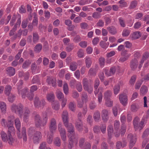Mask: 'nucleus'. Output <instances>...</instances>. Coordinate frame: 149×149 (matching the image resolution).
Wrapping results in <instances>:
<instances>
[{
  "instance_id": "36",
  "label": "nucleus",
  "mask_w": 149,
  "mask_h": 149,
  "mask_svg": "<svg viewBox=\"0 0 149 149\" xmlns=\"http://www.w3.org/2000/svg\"><path fill=\"white\" fill-rule=\"evenodd\" d=\"M21 17H20L19 18L17 19L16 23L14 25L12 29L14 30V31H16L17 30V28L21 24Z\"/></svg>"
},
{
  "instance_id": "37",
  "label": "nucleus",
  "mask_w": 149,
  "mask_h": 149,
  "mask_svg": "<svg viewBox=\"0 0 149 149\" xmlns=\"http://www.w3.org/2000/svg\"><path fill=\"white\" fill-rule=\"evenodd\" d=\"M84 89L88 92L89 93H91L93 91V87L92 85H88L84 87Z\"/></svg>"
},
{
  "instance_id": "10",
  "label": "nucleus",
  "mask_w": 149,
  "mask_h": 149,
  "mask_svg": "<svg viewBox=\"0 0 149 149\" xmlns=\"http://www.w3.org/2000/svg\"><path fill=\"white\" fill-rule=\"evenodd\" d=\"M49 127L52 133H54L55 132L57 128L56 122L54 118H52L50 119Z\"/></svg>"
},
{
  "instance_id": "18",
  "label": "nucleus",
  "mask_w": 149,
  "mask_h": 149,
  "mask_svg": "<svg viewBox=\"0 0 149 149\" xmlns=\"http://www.w3.org/2000/svg\"><path fill=\"white\" fill-rule=\"evenodd\" d=\"M149 57V53L146 52L145 53L143 54L142 58L141 60L139 66V68L140 69L142 67V65L144 62Z\"/></svg>"
},
{
  "instance_id": "58",
  "label": "nucleus",
  "mask_w": 149,
  "mask_h": 149,
  "mask_svg": "<svg viewBox=\"0 0 149 149\" xmlns=\"http://www.w3.org/2000/svg\"><path fill=\"white\" fill-rule=\"evenodd\" d=\"M148 91L147 87L145 86H142L140 90L141 93L143 94L147 93Z\"/></svg>"
},
{
  "instance_id": "33",
  "label": "nucleus",
  "mask_w": 149,
  "mask_h": 149,
  "mask_svg": "<svg viewBox=\"0 0 149 149\" xmlns=\"http://www.w3.org/2000/svg\"><path fill=\"white\" fill-rule=\"evenodd\" d=\"M12 88V87L9 85H6L5 88L4 93L7 96H9Z\"/></svg>"
},
{
  "instance_id": "53",
  "label": "nucleus",
  "mask_w": 149,
  "mask_h": 149,
  "mask_svg": "<svg viewBox=\"0 0 149 149\" xmlns=\"http://www.w3.org/2000/svg\"><path fill=\"white\" fill-rule=\"evenodd\" d=\"M56 95L57 97L59 99H62V98L63 97V94L61 92V91L59 90H58L56 92Z\"/></svg>"
},
{
  "instance_id": "5",
  "label": "nucleus",
  "mask_w": 149,
  "mask_h": 149,
  "mask_svg": "<svg viewBox=\"0 0 149 149\" xmlns=\"http://www.w3.org/2000/svg\"><path fill=\"white\" fill-rule=\"evenodd\" d=\"M1 139L4 142H8V143L10 145H13L15 141L11 134L7 135L3 131H2L0 133Z\"/></svg>"
},
{
  "instance_id": "26",
  "label": "nucleus",
  "mask_w": 149,
  "mask_h": 149,
  "mask_svg": "<svg viewBox=\"0 0 149 149\" xmlns=\"http://www.w3.org/2000/svg\"><path fill=\"white\" fill-rule=\"evenodd\" d=\"M93 117L96 122H98L100 119V112L98 111H95L94 113Z\"/></svg>"
},
{
  "instance_id": "3",
  "label": "nucleus",
  "mask_w": 149,
  "mask_h": 149,
  "mask_svg": "<svg viewBox=\"0 0 149 149\" xmlns=\"http://www.w3.org/2000/svg\"><path fill=\"white\" fill-rule=\"evenodd\" d=\"M48 120L47 115L45 113L43 117L42 120L39 115H36L34 117L35 124L37 127L43 126L46 125Z\"/></svg>"
},
{
  "instance_id": "19",
  "label": "nucleus",
  "mask_w": 149,
  "mask_h": 149,
  "mask_svg": "<svg viewBox=\"0 0 149 149\" xmlns=\"http://www.w3.org/2000/svg\"><path fill=\"white\" fill-rule=\"evenodd\" d=\"M141 33L139 31H135L131 34L130 37L132 40H134L138 39L141 36Z\"/></svg>"
},
{
  "instance_id": "48",
  "label": "nucleus",
  "mask_w": 149,
  "mask_h": 149,
  "mask_svg": "<svg viewBox=\"0 0 149 149\" xmlns=\"http://www.w3.org/2000/svg\"><path fill=\"white\" fill-rule=\"evenodd\" d=\"M23 84V81L22 80H20L19 82L17 83V89L18 93H20L21 89L22 87V86Z\"/></svg>"
},
{
  "instance_id": "34",
  "label": "nucleus",
  "mask_w": 149,
  "mask_h": 149,
  "mask_svg": "<svg viewBox=\"0 0 149 149\" xmlns=\"http://www.w3.org/2000/svg\"><path fill=\"white\" fill-rule=\"evenodd\" d=\"M32 61L31 60H28L24 61L23 63L22 67L24 69H25L28 68L31 64Z\"/></svg>"
},
{
  "instance_id": "43",
  "label": "nucleus",
  "mask_w": 149,
  "mask_h": 149,
  "mask_svg": "<svg viewBox=\"0 0 149 149\" xmlns=\"http://www.w3.org/2000/svg\"><path fill=\"white\" fill-rule=\"evenodd\" d=\"M54 95L52 93H49L47 94L46 98L47 100L49 102L53 101L54 98Z\"/></svg>"
},
{
  "instance_id": "16",
  "label": "nucleus",
  "mask_w": 149,
  "mask_h": 149,
  "mask_svg": "<svg viewBox=\"0 0 149 149\" xmlns=\"http://www.w3.org/2000/svg\"><path fill=\"white\" fill-rule=\"evenodd\" d=\"M62 118L64 124L68 123V114L66 111L65 110L63 111L62 113Z\"/></svg>"
},
{
  "instance_id": "22",
  "label": "nucleus",
  "mask_w": 149,
  "mask_h": 149,
  "mask_svg": "<svg viewBox=\"0 0 149 149\" xmlns=\"http://www.w3.org/2000/svg\"><path fill=\"white\" fill-rule=\"evenodd\" d=\"M6 70L7 74L9 76H13L15 73V69L11 67H10L7 68Z\"/></svg>"
},
{
  "instance_id": "29",
  "label": "nucleus",
  "mask_w": 149,
  "mask_h": 149,
  "mask_svg": "<svg viewBox=\"0 0 149 149\" xmlns=\"http://www.w3.org/2000/svg\"><path fill=\"white\" fill-rule=\"evenodd\" d=\"M140 108L139 105L136 104H133L131 106V110L133 112H136Z\"/></svg>"
},
{
  "instance_id": "2",
  "label": "nucleus",
  "mask_w": 149,
  "mask_h": 149,
  "mask_svg": "<svg viewBox=\"0 0 149 149\" xmlns=\"http://www.w3.org/2000/svg\"><path fill=\"white\" fill-rule=\"evenodd\" d=\"M15 124L17 131V136L19 139L23 137L24 141H27V136L26 128L24 127H22V135L20 133V130L21 127V123L19 118H17L15 120Z\"/></svg>"
},
{
  "instance_id": "56",
  "label": "nucleus",
  "mask_w": 149,
  "mask_h": 149,
  "mask_svg": "<svg viewBox=\"0 0 149 149\" xmlns=\"http://www.w3.org/2000/svg\"><path fill=\"white\" fill-rule=\"evenodd\" d=\"M88 96L86 93L82 94L81 99L83 102H86L88 101Z\"/></svg>"
},
{
  "instance_id": "15",
  "label": "nucleus",
  "mask_w": 149,
  "mask_h": 149,
  "mask_svg": "<svg viewBox=\"0 0 149 149\" xmlns=\"http://www.w3.org/2000/svg\"><path fill=\"white\" fill-rule=\"evenodd\" d=\"M109 113L108 111L106 109L103 110L101 112L102 119L104 122L107 121L109 119Z\"/></svg>"
},
{
  "instance_id": "41",
  "label": "nucleus",
  "mask_w": 149,
  "mask_h": 149,
  "mask_svg": "<svg viewBox=\"0 0 149 149\" xmlns=\"http://www.w3.org/2000/svg\"><path fill=\"white\" fill-rule=\"evenodd\" d=\"M52 108L54 109L57 110L59 109L60 105L58 102L53 101L52 103Z\"/></svg>"
},
{
  "instance_id": "9",
  "label": "nucleus",
  "mask_w": 149,
  "mask_h": 149,
  "mask_svg": "<svg viewBox=\"0 0 149 149\" xmlns=\"http://www.w3.org/2000/svg\"><path fill=\"white\" fill-rule=\"evenodd\" d=\"M34 103L36 107L39 108L40 107L43 108L46 104V102L44 99H42L39 100V98L38 97H35Z\"/></svg>"
},
{
  "instance_id": "20",
  "label": "nucleus",
  "mask_w": 149,
  "mask_h": 149,
  "mask_svg": "<svg viewBox=\"0 0 149 149\" xmlns=\"http://www.w3.org/2000/svg\"><path fill=\"white\" fill-rule=\"evenodd\" d=\"M77 129L79 131H81L83 129V125L81 120H77L75 124Z\"/></svg>"
},
{
  "instance_id": "61",
  "label": "nucleus",
  "mask_w": 149,
  "mask_h": 149,
  "mask_svg": "<svg viewBox=\"0 0 149 149\" xmlns=\"http://www.w3.org/2000/svg\"><path fill=\"white\" fill-rule=\"evenodd\" d=\"M92 17L95 19H99L100 18L101 14L100 13L95 12L93 13Z\"/></svg>"
},
{
  "instance_id": "30",
  "label": "nucleus",
  "mask_w": 149,
  "mask_h": 149,
  "mask_svg": "<svg viewBox=\"0 0 149 149\" xmlns=\"http://www.w3.org/2000/svg\"><path fill=\"white\" fill-rule=\"evenodd\" d=\"M77 63L73 61L70 63V69L72 71H75L77 67Z\"/></svg>"
},
{
  "instance_id": "40",
  "label": "nucleus",
  "mask_w": 149,
  "mask_h": 149,
  "mask_svg": "<svg viewBox=\"0 0 149 149\" xmlns=\"http://www.w3.org/2000/svg\"><path fill=\"white\" fill-rule=\"evenodd\" d=\"M53 143L55 146L59 147L61 145V139L59 137H56L54 138Z\"/></svg>"
},
{
  "instance_id": "49",
  "label": "nucleus",
  "mask_w": 149,
  "mask_h": 149,
  "mask_svg": "<svg viewBox=\"0 0 149 149\" xmlns=\"http://www.w3.org/2000/svg\"><path fill=\"white\" fill-rule=\"evenodd\" d=\"M53 134L52 133L50 135H48L47 138V141L48 143L49 144H51L53 140Z\"/></svg>"
},
{
  "instance_id": "39",
  "label": "nucleus",
  "mask_w": 149,
  "mask_h": 149,
  "mask_svg": "<svg viewBox=\"0 0 149 149\" xmlns=\"http://www.w3.org/2000/svg\"><path fill=\"white\" fill-rule=\"evenodd\" d=\"M31 82L33 84L37 83L39 85L41 84L39 77L37 75L33 77Z\"/></svg>"
},
{
  "instance_id": "1",
  "label": "nucleus",
  "mask_w": 149,
  "mask_h": 149,
  "mask_svg": "<svg viewBox=\"0 0 149 149\" xmlns=\"http://www.w3.org/2000/svg\"><path fill=\"white\" fill-rule=\"evenodd\" d=\"M149 117V109L148 110L146 114L144 115L142 118L140 123H139L140 118L138 117H136L133 120V125L134 128L136 130L139 129L141 130L143 128L146 120L145 119H147Z\"/></svg>"
},
{
  "instance_id": "38",
  "label": "nucleus",
  "mask_w": 149,
  "mask_h": 149,
  "mask_svg": "<svg viewBox=\"0 0 149 149\" xmlns=\"http://www.w3.org/2000/svg\"><path fill=\"white\" fill-rule=\"evenodd\" d=\"M107 29L109 33L112 35L115 34L117 33L116 28L113 26L108 27L107 28Z\"/></svg>"
},
{
  "instance_id": "62",
  "label": "nucleus",
  "mask_w": 149,
  "mask_h": 149,
  "mask_svg": "<svg viewBox=\"0 0 149 149\" xmlns=\"http://www.w3.org/2000/svg\"><path fill=\"white\" fill-rule=\"evenodd\" d=\"M8 134H13L15 133V129L13 126L10 127L8 128Z\"/></svg>"
},
{
  "instance_id": "60",
  "label": "nucleus",
  "mask_w": 149,
  "mask_h": 149,
  "mask_svg": "<svg viewBox=\"0 0 149 149\" xmlns=\"http://www.w3.org/2000/svg\"><path fill=\"white\" fill-rule=\"evenodd\" d=\"M104 25V22L102 19H99L95 26L98 27H102Z\"/></svg>"
},
{
  "instance_id": "57",
  "label": "nucleus",
  "mask_w": 149,
  "mask_h": 149,
  "mask_svg": "<svg viewBox=\"0 0 149 149\" xmlns=\"http://www.w3.org/2000/svg\"><path fill=\"white\" fill-rule=\"evenodd\" d=\"M118 21L120 25L122 27H124L126 26L125 21L123 18L121 17L119 18Z\"/></svg>"
},
{
  "instance_id": "32",
  "label": "nucleus",
  "mask_w": 149,
  "mask_h": 149,
  "mask_svg": "<svg viewBox=\"0 0 149 149\" xmlns=\"http://www.w3.org/2000/svg\"><path fill=\"white\" fill-rule=\"evenodd\" d=\"M29 90L28 88L27 87H25L24 88L21 90L20 93H18V94L22 95V97L23 98H25L26 95Z\"/></svg>"
},
{
  "instance_id": "64",
  "label": "nucleus",
  "mask_w": 149,
  "mask_h": 149,
  "mask_svg": "<svg viewBox=\"0 0 149 149\" xmlns=\"http://www.w3.org/2000/svg\"><path fill=\"white\" fill-rule=\"evenodd\" d=\"M47 148L46 143L45 142H43L41 143L39 147V149H47Z\"/></svg>"
},
{
  "instance_id": "47",
  "label": "nucleus",
  "mask_w": 149,
  "mask_h": 149,
  "mask_svg": "<svg viewBox=\"0 0 149 149\" xmlns=\"http://www.w3.org/2000/svg\"><path fill=\"white\" fill-rule=\"evenodd\" d=\"M130 31H131L130 29H125L123 31L122 35L123 36H127L129 35Z\"/></svg>"
},
{
  "instance_id": "50",
  "label": "nucleus",
  "mask_w": 149,
  "mask_h": 149,
  "mask_svg": "<svg viewBox=\"0 0 149 149\" xmlns=\"http://www.w3.org/2000/svg\"><path fill=\"white\" fill-rule=\"evenodd\" d=\"M76 88L79 92H81L82 90V87L80 82L78 81L77 83Z\"/></svg>"
},
{
  "instance_id": "12",
  "label": "nucleus",
  "mask_w": 149,
  "mask_h": 149,
  "mask_svg": "<svg viewBox=\"0 0 149 149\" xmlns=\"http://www.w3.org/2000/svg\"><path fill=\"white\" fill-rule=\"evenodd\" d=\"M119 100L120 102L124 106H125L127 103V97L126 94H120L119 96Z\"/></svg>"
},
{
  "instance_id": "21",
  "label": "nucleus",
  "mask_w": 149,
  "mask_h": 149,
  "mask_svg": "<svg viewBox=\"0 0 149 149\" xmlns=\"http://www.w3.org/2000/svg\"><path fill=\"white\" fill-rule=\"evenodd\" d=\"M138 65V61L136 59H134L131 62L130 67L132 70H135Z\"/></svg>"
},
{
  "instance_id": "25",
  "label": "nucleus",
  "mask_w": 149,
  "mask_h": 149,
  "mask_svg": "<svg viewBox=\"0 0 149 149\" xmlns=\"http://www.w3.org/2000/svg\"><path fill=\"white\" fill-rule=\"evenodd\" d=\"M85 59L86 67L88 68H89L91 66L92 63L91 58L88 56H86Z\"/></svg>"
},
{
  "instance_id": "42",
  "label": "nucleus",
  "mask_w": 149,
  "mask_h": 149,
  "mask_svg": "<svg viewBox=\"0 0 149 149\" xmlns=\"http://www.w3.org/2000/svg\"><path fill=\"white\" fill-rule=\"evenodd\" d=\"M76 105L73 102H71L68 104V107L70 110L73 111H74L75 110Z\"/></svg>"
},
{
  "instance_id": "7",
  "label": "nucleus",
  "mask_w": 149,
  "mask_h": 149,
  "mask_svg": "<svg viewBox=\"0 0 149 149\" xmlns=\"http://www.w3.org/2000/svg\"><path fill=\"white\" fill-rule=\"evenodd\" d=\"M64 125L66 128L68 132V137H75V134L74 128V126L71 123H66Z\"/></svg>"
},
{
  "instance_id": "23",
  "label": "nucleus",
  "mask_w": 149,
  "mask_h": 149,
  "mask_svg": "<svg viewBox=\"0 0 149 149\" xmlns=\"http://www.w3.org/2000/svg\"><path fill=\"white\" fill-rule=\"evenodd\" d=\"M0 108L1 112L5 113L6 111V103L3 102H0Z\"/></svg>"
},
{
  "instance_id": "31",
  "label": "nucleus",
  "mask_w": 149,
  "mask_h": 149,
  "mask_svg": "<svg viewBox=\"0 0 149 149\" xmlns=\"http://www.w3.org/2000/svg\"><path fill=\"white\" fill-rule=\"evenodd\" d=\"M108 135L109 139L111 138V135L113 132V126L111 125H109L107 127Z\"/></svg>"
},
{
  "instance_id": "63",
  "label": "nucleus",
  "mask_w": 149,
  "mask_h": 149,
  "mask_svg": "<svg viewBox=\"0 0 149 149\" xmlns=\"http://www.w3.org/2000/svg\"><path fill=\"white\" fill-rule=\"evenodd\" d=\"M100 81L98 78H96L94 81V87L95 89H97L99 85Z\"/></svg>"
},
{
  "instance_id": "45",
  "label": "nucleus",
  "mask_w": 149,
  "mask_h": 149,
  "mask_svg": "<svg viewBox=\"0 0 149 149\" xmlns=\"http://www.w3.org/2000/svg\"><path fill=\"white\" fill-rule=\"evenodd\" d=\"M63 91L65 95H67L69 93V88L68 84L65 82L63 86Z\"/></svg>"
},
{
  "instance_id": "6",
  "label": "nucleus",
  "mask_w": 149,
  "mask_h": 149,
  "mask_svg": "<svg viewBox=\"0 0 149 149\" xmlns=\"http://www.w3.org/2000/svg\"><path fill=\"white\" fill-rule=\"evenodd\" d=\"M11 109L15 113H18V116L21 118L22 117V111L23 106L21 104L18 105L13 104L11 106Z\"/></svg>"
},
{
  "instance_id": "52",
  "label": "nucleus",
  "mask_w": 149,
  "mask_h": 149,
  "mask_svg": "<svg viewBox=\"0 0 149 149\" xmlns=\"http://www.w3.org/2000/svg\"><path fill=\"white\" fill-rule=\"evenodd\" d=\"M78 56L80 58H83L84 56V51L82 49H80L77 52Z\"/></svg>"
},
{
  "instance_id": "59",
  "label": "nucleus",
  "mask_w": 149,
  "mask_h": 149,
  "mask_svg": "<svg viewBox=\"0 0 149 149\" xmlns=\"http://www.w3.org/2000/svg\"><path fill=\"white\" fill-rule=\"evenodd\" d=\"M96 74V72L93 68H91L88 71V74L91 76H95Z\"/></svg>"
},
{
  "instance_id": "28",
  "label": "nucleus",
  "mask_w": 149,
  "mask_h": 149,
  "mask_svg": "<svg viewBox=\"0 0 149 149\" xmlns=\"http://www.w3.org/2000/svg\"><path fill=\"white\" fill-rule=\"evenodd\" d=\"M112 92L109 90L106 91L104 93V98L105 100L110 99V98L112 95Z\"/></svg>"
},
{
  "instance_id": "51",
  "label": "nucleus",
  "mask_w": 149,
  "mask_h": 149,
  "mask_svg": "<svg viewBox=\"0 0 149 149\" xmlns=\"http://www.w3.org/2000/svg\"><path fill=\"white\" fill-rule=\"evenodd\" d=\"M22 30L21 29H19L18 31L16 34L13 37V39H16L17 37L20 38L21 35L22 34Z\"/></svg>"
},
{
  "instance_id": "46",
  "label": "nucleus",
  "mask_w": 149,
  "mask_h": 149,
  "mask_svg": "<svg viewBox=\"0 0 149 149\" xmlns=\"http://www.w3.org/2000/svg\"><path fill=\"white\" fill-rule=\"evenodd\" d=\"M121 55L123 56H125L126 58H129L131 55V54L129 53L127 50H124L122 52Z\"/></svg>"
},
{
  "instance_id": "4",
  "label": "nucleus",
  "mask_w": 149,
  "mask_h": 149,
  "mask_svg": "<svg viewBox=\"0 0 149 149\" xmlns=\"http://www.w3.org/2000/svg\"><path fill=\"white\" fill-rule=\"evenodd\" d=\"M58 130L61 138L63 142V146L65 147L67 146L66 132L65 129L62 127V124L61 123H59L58 125Z\"/></svg>"
},
{
  "instance_id": "55",
  "label": "nucleus",
  "mask_w": 149,
  "mask_h": 149,
  "mask_svg": "<svg viewBox=\"0 0 149 149\" xmlns=\"http://www.w3.org/2000/svg\"><path fill=\"white\" fill-rule=\"evenodd\" d=\"M74 48V45L72 43L69 44L68 46L66 47V51L68 52H71Z\"/></svg>"
},
{
  "instance_id": "17",
  "label": "nucleus",
  "mask_w": 149,
  "mask_h": 149,
  "mask_svg": "<svg viewBox=\"0 0 149 149\" xmlns=\"http://www.w3.org/2000/svg\"><path fill=\"white\" fill-rule=\"evenodd\" d=\"M30 113V111L29 109L27 107L25 108L23 115V119L25 122H26L27 121L29 116Z\"/></svg>"
},
{
  "instance_id": "11",
  "label": "nucleus",
  "mask_w": 149,
  "mask_h": 149,
  "mask_svg": "<svg viewBox=\"0 0 149 149\" xmlns=\"http://www.w3.org/2000/svg\"><path fill=\"white\" fill-rule=\"evenodd\" d=\"M41 138L42 134L41 132L39 131H36L33 135V141L35 143H38L39 142Z\"/></svg>"
},
{
  "instance_id": "44",
  "label": "nucleus",
  "mask_w": 149,
  "mask_h": 149,
  "mask_svg": "<svg viewBox=\"0 0 149 149\" xmlns=\"http://www.w3.org/2000/svg\"><path fill=\"white\" fill-rule=\"evenodd\" d=\"M118 3L120 4L119 7L121 8L126 7L127 6V3L125 1V0H120Z\"/></svg>"
},
{
  "instance_id": "35",
  "label": "nucleus",
  "mask_w": 149,
  "mask_h": 149,
  "mask_svg": "<svg viewBox=\"0 0 149 149\" xmlns=\"http://www.w3.org/2000/svg\"><path fill=\"white\" fill-rule=\"evenodd\" d=\"M137 3V1H136L134 0L132 1L130 3L129 8L130 9L135 8L136 7Z\"/></svg>"
},
{
  "instance_id": "13",
  "label": "nucleus",
  "mask_w": 149,
  "mask_h": 149,
  "mask_svg": "<svg viewBox=\"0 0 149 149\" xmlns=\"http://www.w3.org/2000/svg\"><path fill=\"white\" fill-rule=\"evenodd\" d=\"M46 82L49 85H51L54 87H55L56 86V79L52 76H47Z\"/></svg>"
},
{
  "instance_id": "14",
  "label": "nucleus",
  "mask_w": 149,
  "mask_h": 149,
  "mask_svg": "<svg viewBox=\"0 0 149 149\" xmlns=\"http://www.w3.org/2000/svg\"><path fill=\"white\" fill-rule=\"evenodd\" d=\"M69 138L68 147L69 149H71L74 146L73 143H75L77 144L78 141L75 139V137H68Z\"/></svg>"
},
{
  "instance_id": "27",
  "label": "nucleus",
  "mask_w": 149,
  "mask_h": 149,
  "mask_svg": "<svg viewBox=\"0 0 149 149\" xmlns=\"http://www.w3.org/2000/svg\"><path fill=\"white\" fill-rule=\"evenodd\" d=\"M42 46L40 43L37 44L34 48V51L36 53H39L41 51Z\"/></svg>"
},
{
  "instance_id": "8",
  "label": "nucleus",
  "mask_w": 149,
  "mask_h": 149,
  "mask_svg": "<svg viewBox=\"0 0 149 149\" xmlns=\"http://www.w3.org/2000/svg\"><path fill=\"white\" fill-rule=\"evenodd\" d=\"M127 138V140L129 141V148L130 149H131L134 145L136 142L137 136L136 135L130 134H128Z\"/></svg>"
},
{
  "instance_id": "54",
  "label": "nucleus",
  "mask_w": 149,
  "mask_h": 149,
  "mask_svg": "<svg viewBox=\"0 0 149 149\" xmlns=\"http://www.w3.org/2000/svg\"><path fill=\"white\" fill-rule=\"evenodd\" d=\"M106 101L105 104L106 106L108 107H111L113 105V102L110 99L105 100Z\"/></svg>"
},
{
  "instance_id": "24",
  "label": "nucleus",
  "mask_w": 149,
  "mask_h": 149,
  "mask_svg": "<svg viewBox=\"0 0 149 149\" xmlns=\"http://www.w3.org/2000/svg\"><path fill=\"white\" fill-rule=\"evenodd\" d=\"M39 37L38 33L37 32L33 33V41L35 44L37 43L39 41Z\"/></svg>"
}]
</instances>
